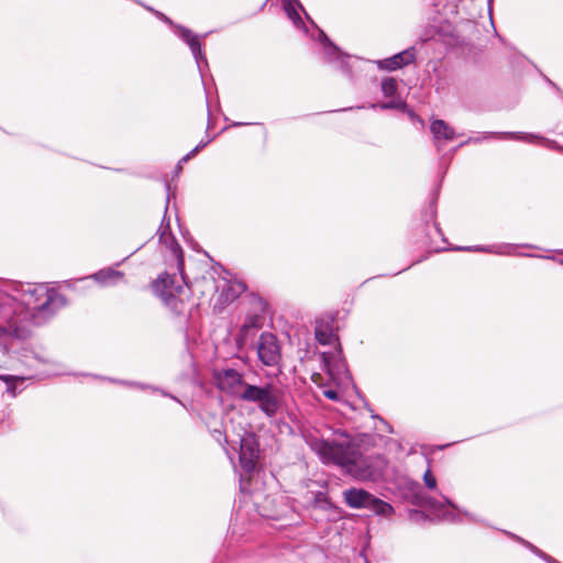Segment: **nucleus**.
Masks as SVG:
<instances>
[{"label":"nucleus","mask_w":563,"mask_h":563,"mask_svg":"<svg viewBox=\"0 0 563 563\" xmlns=\"http://www.w3.org/2000/svg\"><path fill=\"white\" fill-rule=\"evenodd\" d=\"M165 188L167 190L166 206H165V213H166L167 209H168L169 198H170L169 183H167V181L165 183ZM156 234L158 235L159 243L164 244L175 256V258L177 261V269L180 271V273H181L180 279L184 284H187L184 272H183V265H184L183 250H181L179 243L177 242V240L175 239V236L173 235V233L170 232L169 220L168 219L166 220V214L164 216L163 221H162Z\"/></svg>","instance_id":"obj_8"},{"label":"nucleus","mask_w":563,"mask_h":563,"mask_svg":"<svg viewBox=\"0 0 563 563\" xmlns=\"http://www.w3.org/2000/svg\"><path fill=\"white\" fill-rule=\"evenodd\" d=\"M213 139H214V136H211V137L208 136L207 140L200 141L199 144L195 148L191 150V154H197L200 150L206 147Z\"/></svg>","instance_id":"obj_36"},{"label":"nucleus","mask_w":563,"mask_h":563,"mask_svg":"<svg viewBox=\"0 0 563 563\" xmlns=\"http://www.w3.org/2000/svg\"><path fill=\"white\" fill-rule=\"evenodd\" d=\"M507 536H509L510 538H512L514 540L520 542L522 545H525L527 549H529L532 553H534L537 556H539L540 559H542L544 561V559L547 558V553L543 552L542 550H540L539 548H537L536 545H533L532 543H530L529 541L520 538L519 536H516L514 533H510V532H505Z\"/></svg>","instance_id":"obj_26"},{"label":"nucleus","mask_w":563,"mask_h":563,"mask_svg":"<svg viewBox=\"0 0 563 563\" xmlns=\"http://www.w3.org/2000/svg\"><path fill=\"white\" fill-rule=\"evenodd\" d=\"M507 536H509L510 538H512L514 540L520 542L522 545H525L527 549H529L532 553H534L537 556H539L540 559H542L544 561V559L547 558V553L543 552L542 550H540L539 548H537L536 545H533L532 543H530L529 541L520 538L519 536H516L514 533H510V532H505Z\"/></svg>","instance_id":"obj_28"},{"label":"nucleus","mask_w":563,"mask_h":563,"mask_svg":"<svg viewBox=\"0 0 563 563\" xmlns=\"http://www.w3.org/2000/svg\"><path fill=\"white\" fill-rule=\"evenodd\" d=\"M543 258L554 260L553 256H542Z\"/></svg>","instance_id":"obj_54"},{"label":"nucleus","mask_w":563,"mask_h":563,"mask_svg":"<svg viewBox=\"0 0 563 563\" xmlns=\"http://www.w3.org/2000/svg\"><path fill=\"white\" fill-rule=\"evenodd\" d=\"M240 399L257 404L258 408L268 417H273L279 409V400L272 385L256 386L246 384L240 395Z\"/></svg>","instance_id":"obj_5"},{"label":"nucleus","mask_w":563,"mask_h":563,"mask_svg":"<svg viewBox=\"0 0 563 563\" xmlns=\"http://www.w3.org/2000/svg\"><path fill=\"white\" fill-rule=\"evenodd\" d=\"M188 161H189V157L185 155L178 163L180 165V164L186 163Z\"/></svg>","instance_id":"obj_50"},{"label":"nucleus","mask_w":563,"mask_h":563,"mask_svg":"<svg viewBox=\"0 0 563 563\" xmlns=\"http://www.w3.org/2000/svg\"><path fill=\"white\" fill-rule=\"evenodd\" d=\"M311 449L320 456L323 463H332L357 481H371L380 476L387 465L382 455L364 456L358 446L345 432L335 433L332 441L311 440Z\"/></svg>","instance_id":"obj_1"},{"label":"nucleus","mask_w":563,"mask_h":563,"mask_svg":"<svg viewBox=\"0 0 563 563\" xmlns=\"http://www.w3.org/2000/svg\"><path fill=\"white\" fill-rule=\"evenodd\" d=\"M134 1L136 3H139V4H141L142 7H144L146 10L151 11L152 13H154L161 21H163L164 23L168 24L173 30H174V26L177 25L167 15H165L164 13L154 10L153 8H151L148 5H145V4H143L140 1H136V0H134Z\"/></svg>","instance_id":"obj_32"},{"label":"nucleus","mask_w":563,"mask_h":563,"mask_svg":"<svg viewBox=\"0 0 563 563\" xmlns=\"http://www.w3.org/2000/svg\"><path fill=\"white\" fill-rule=\"evenodd\" d=\"M0 379L5 384V391L11 397L14 398L23 390L22 385L26 380V377L2 374V375H0Z\"/></svg>","instance_id":"obj_22"},{"label":"nucleus","mask_w":563,"mask_h":563,"mask_svg":"<svg viewBox=\"0 0 563 563\" xmlns=\"http://www.w3.org/2000/svg\"><path fill=\"white\" fill-rule=\"evenodd\" d=\"M398 88L397 81L394 78H385L382 81V91L385 97H391L396 93Z\"/></svg>","instance_id":"obj_31"},{"label":"nucleus","mask_w":563,"mask_h":563,"mask_svg":"<svg viewBox=\"0 0 563 563\" xmlns=\"http://www.w3.org/2000/svg\"><path fill=\"white\" fill-rule=\"evenodd\" d=\"M136 388L143 389V390H146V389L158 390V387L146 385L143 383H137V382H136Z\"/></svg>","instance_id":"obj_41"},{"label":"nucleus","mask_w":563,"mask_h":563,"mask_svg":"<svg viewBox=\"0 0 563 563\" xmlns=\"http://www.w3.org/2000/svg\"><path fill=\"white\" fill-rule=\"evenodd\" d=\"M314 338L322 345H335L339 343L335 318L333 316L327 314L316 320Z\"/></svg>","instance_id":"obj_15"},{"label":"nucleus","mask_w":563,"mask_h":563,"mask_svg":"<svg viewBox=\"0 0 563 563\" xmlns=\"http://www.w3.org/2000/svg\"><path fill=\"white\" fill-rule=\"evenodd\" d=\"M515 137V139H518V140H526V137L523 136H519L517 135L516 133H509V132H504V133H497V132H485L482 134V136H478V137H470L467 139L465 142L461 143L459 147L465 145V144H468V143H478L483 140H488V139H493V137Z\"/></svg>","instance_id":"obj_24"},{"label":"nucleus","mask_w":563,"mask_h":563,"mask_svg":"<svg viewBox=\"0 0 563 563\" xmlns=\"http://www.w3.org/2000/svg\"><path fill=\"white\" fill-rule=\"evenodd\" d=\"M284 14L289 19V21L292 23V25L303 32L308 33V27L302 20L301 14L306 16L308 22L313 26L317 27L316 23L308 15V13L305 11L302 4L299 0H284Z\"/></svg>","instance_id":"obj_16"},{"label":"nucleus","mask_w":563,"mask_h":563,"mask_svg":"<svg viewBox=\"0 0 563 563\" xmlns=\"http://www.w3.org/2000/svg\"><path fill=\"white\" fill-rule=\"evenodd\" d=\"M247 123H243V122H233L232 123V126H242V125H246Z\"/></svg>","instance_id":"obj_48"},{"label":"nucleus","mask_w":563,"mask_h":563,"mask_svg":"<svg viewBox=\"0 0 563 563\" xmlns=\"http://www.w3.org/2000/svg\"><path fill=\"white\" fill-rule=\"evenodd\" d=\"M173 31L176 36L189 46L198 70L200 75L203 76V69L205 67H208V60L201 47V36L195 34L190 29L180 24L175 25Z\"/></svg>","instance_id":"obj_11"},{"label":"nucleus","mask_w":563,"mask_h":563,"mask_svg":"<svg viewBox=\"0 0 563 563\" xmlns=\"http://www.w3.org/2000/svg\"><path fill=\"white\" fill-rule=\"evenodd\" d=\"M559 263H560V264H563V260H560V261H559Z\"/></svg>","instance_id":"obj_57"},{"label":"nucleus","mask_w":563,"mask_h":563,"mask_svg":"<svg viewBox=\"0 0 563 563\" xmlns=\"http://www.w3.org/2000/svg\"><path fill=\"white\" fill-rule=\"evenodd\" d=\"M109 380L112 382V383L120 384L122 386H126V387H131V388H136V382H133V380L112 379V378H109Z\"/></svg>","instance_id":"obj_39"},{"label":"nucleus","mask_w":563,"mask_h":563,"mask_svg":"<svg viewBox=\"0 0 563 563\" xmlns=\"http://www.w3.org/2000/svg\"><path fill=\"white\" fill-rule=\"evenodd\" d=\"M258 456L260 450L255 438L250 434L241 438L239 450V464L241 468L240 488L242 492H247L244 483L246 479H250L252 473L255 471Z\"/></svg>","instance_id":"obj_6"},{"label":"nucleus","mask_w":563,"mask_h":563,"mask_svg":"<svg viewBox=\"0 0 563 563\" xmlns=\"http://www.w3.org/2000/svg\"><path fill=\"white\" fill-rule=\"evenodd\" d=\"M435 230L438 231V233H439L440 235H442L441 229L439 228V225H438L437 223H435Z\"/></svg>","instance_id":"obj_52"},{"label":"nucleus","mask_w":563,"mask_h":563,"mask_svg":"<svg viewBox=\"0 0 563 563\" xmlns=\"http://www.w3.org/2000/svg\"><path fill=\"white\" fill-rule=\"evenodd\" d=\"M462 514H463L465 517H467L470 520H472V521H477V519H476L473 515L468 514L467 511H463Z\"/></svg>","instance_id":"obj_45"},{"label":"nucleus","mask_w":563,"mask_h":563,"mask_svg":"<svg viewBox=\"0 0 563 563\" xmlns=\"http://www.w3.org/2000/svg\"><path fill=\"white\" fill-rule=\"evenodd\" d=\"M322 366L332 379L341 378L347 375L346 362L343 357L340 343L334 345V350L320 353Z\"/></svg>","instance_id":"obj_12"},{"label":"nucleus","mask_w":563,"mask_h":563,"mask_svg":"<svg viewBox=\"0 0 563 563\" xmlns=\"http://www.w3.org/2000/svg\"><path fill=\"white\" fill-rule=\"evenodd\" d=\"M512 249V245H498V246H456L453 250L455 251H468V252H487V253H496V254H509V250Z\"/></svg>","instance_id":"obj_23"},{"label":"nucleus","mask_w":563,"mask_h":563,"mask_svg":"<svg viewBox=\"0 0 563 563\" xmlns=\"http://www.w3.org/2000/svg\"><path fill=\"white\" fill-rule=\"evenodd\" d=\"M507 536H509L510 538H512L514 540L520 542L522 545H525L527 549H529L532 553H534L537 556H539L540 559H542L544 561V559L547 558V553L543 552L542 550H540L539 548H537L536 545H533L532 543H530L529 541L520 538L519 536H516L514 533H510V532H505Z\"/></svg>","instance_id":"obj_27"},{"label":"nucleus","mask_w":563,"mask_h":563,"mask_svg":"<svg viewBox=\"0 0 563 563\" xmlns=\"http://www.w3.org/2000/svg\"><path fill=\"white\" fill-rule=\"evenodd\" d=\"M31 336V330L26 324L20 323L16 319L8 320L7 327L0 325V345L7 347L13 340H26Z\"/></svg>","instance_id":"obj_17"},{"label":"nucleus","mask_w":563,"mask_h":563,"mask_svg":"<svg viewBox=\"0 0 563 563\" xmlns=\"http://www.w3.org/2000/svg\"><path fill=\"white\" fill-rule=\"evenodd\" d=\"M157 391H158V393H161V395H162V396H164V397H168V398H170V399H173V400H175V401L179 402L180 405H183V402H181V401H180L176 396H174V395L169 394L168 391H165V390L159 389V388H158V390H157Z\"/></svg>","instance_id":"obj_40"},{"label":"nucleus","mask_w":563,"mask_h":563,"mask_svg":"<svg viewBox=\"0 0 563 563\" xmlns=\"http://www.w3.org/2000/svg\"><path fill=\"white\" fill-rule=\"evenodd\" d=\"M287 334V338L289 340V343L290 344H295V341H294V335L291 333H286Z\"/></svg>","instance_id":"obj_47"},{"label":"nucleus","mask_w":563,"mask_h":563,"mask_svg":"<svg viewBox=\"0 0 563 563\" xmlns=\"http://www.w3.org/2000/svg\"><path fill=\"white\" fill-rule=\"evenodd\" d=\"M263 517L267 518V519H272V520H278L279 519V512L278 511H275L273 514H266V512H262L261 514Z\"/></svg>","instance_id":"obj_42"},{"label":"nucleus","mask_w":563,"mask_h":563,"mask_svg":"<svg viewBox=\"0 0 563 563\" xmlns=\"http://www.w3.org/2000/svg\"><path fill=\"white\" fill-rule=\"evenodd\" d=\"M257 354L264 365L277 366L278 371H280L282 350L276 335L263 332L260 336Z\"/></svg>","instance_id":"obj_9"},{"label":"nucleus","mask_w":563,"mask_h":563,"mask_svg":"<svg viewBox=\"0 0 563 563\" xmlns=\"http://www.w3.org/2000/svg\"><path fill=\"white\" fill-rule=\"evenodd\" d=\"M423 482H424L426 487H428L429 489H434L437 487V479L430 468H428L424 472Z\"/></svg>","instance_id":"obj_34"},{"label":"nucleus","mask_w":563,"mask_h":563,"mask_svg":"<svg viewBox=\"0 0 563 563\" xmlns=\"http://www.w3.org/2000/svg\"><path fill=\"white\" fill-rule=\"evenodd\" d=\"M207 104V112H208V124H207V131H209L211 128H212V122H211V112H210V107H209V102L207 101L206 102Z\"/></svg>","instance_id":"obj_43"},{"label":"nucleus","mask_w":563,"mask_h":563,"mask_svg":"<svg viewBox=\"0 0 563 563\" xmlns=\"http://www.w3.org/2000/svg\"><path fill=\"white\" fill-rule=\"evenodd\" d=\"M195 155H196V154H191V151H190L188 154H186V156H188V157H189V159H190V158H192Z\"/></svg>","instance_id":"obj_53"},{"label":"nucleus","mask_w":563,"mask_h":563,"mask_svg":"<svg viewBox=\"0 0 563 563\" xmlns=\"http://www.w3.org/2000/svg\"><path fill=\"white\" fill-rule=\"evenodd\" d=\"M416 59V51L413 47H410L408 49H405L400 53L395 54L391 57L377 60L376 64L379 69L394 71L397 70L404 66H407L411 63H413Z\"/></svg>","instance_id":"obj_18"},{"label":"nucleus","mask_w":563,"mask_h":563,"mask_svg":"<svg viewBox=\"0 0 563 563\" xmlns=\"http://www.w3.org/2000/svg\"><path fill=\"white\" fill-rule=\"evenodd\" d=\"M188 161H189V157L185 155L178 163L180 165V164L186 163Z\"/></svg>","instance_id":"obj_49"},{"label":"nucleus","mask_w":563,"mask_h":563,"mask_svg":"<svg viewBox=\"0 0 563 563\" xmlns=\"http://www.w3.org/2000/svg\"><path fill=\"white\" fill-rule=\"evenodd\" d=\"M311 378H312V380H313L316 384H320V380H321V378H322V377H321V375H320V374L314 373V374H312Z\"/></svg>","instance_id":"obj_44"},{"label":"nucleus","mask_w":563,"mask_h":563,"mask_svg":"<svg viewBox=\"0 0 563 563\" xmlns=\"http://www.w3.org/2000/svg\"><path fill=\"white\" fill-rule=\"evenodd\" d=\"M152 288L154 294L163 301L164 306L174 314L179 316L184 313L186 308V302L183 297L185 295V288L179 284L175 274H161L158 278L153 282Z\"/></svg>","instance_id":"obj_3"},{"label":"nucleus","mask_w":563,"mask_h":563,"mask_svg":"<svg viewBox=\"0 0 563 563\" xmlns=\"http://www.w3.org/2000/svg\"><path fill=\"white\" fill-rule=\"evenodd\" d=\"M214 377L220 390L240 398L246 383L243 382L242 375L236 369L227 368L219 371Z\"/></svg>","instance_id":"obj_14"},{"label":"nucleus","mask_w":563,"mask_h":563,"mask_svg":"<svg viewBox=\"0 0 563 563\" xmlns=\"http://www.w3.org/2000/svg\"><path fill=\"white\" fill-rule=\"evenodd\" d=\"M406 106L405 102H400V101H396V100H390L388 102H384V103H380V104H371V108L375 109V108H380V109H401Z\"/></svg>","instance_id":"obj_33"},{"label":"nucleus","mask_w":563,"mask_h":563,"mask_svg":"<svg viewBox=\"0 0 563 563\" xmlns=\"http://www.w3.org/2000/svg\"><path fill=\"white\" fill-rule=\"evenodd\" d=\"M25 357V361L24 363L30 366V367H33L32 364L29 363V358H33L35 361H37L38 363H43V364H48L49 361L48 360H45L43 357H40L37 354H35L34 352H30L29 354H24L23 355Z\"/></svg>","instance_id":"obj_35"},{"label":"nucleus","mask_w":563,"mask_h":563,"mask_svg":"<svg viewBox=\"0 0 563 563\" xmlns=\"http://www.w3.org/2000/svg\"><path fill=\"white\" fill-rule=\"evenodd\" d=\"M173 31L176 36L189 46L198 70L200 75L203 76V69L205 67H208V60L201 47V36L195 34L190 29L180 24L175 25Z\"/></svg>","instance_id":"obj_10"},{"label":"nucleus","mask_w":563,"mask_h":563,"mask_svg":"<svg viewBox=\"0 0 563 563\" xmlns=\"http://www.w3.org/2000/svg\"><path fill=\"white\" fill-rule=\"evenodd\" d=\"M123 276L124 274L122 272L108 267L96 272L91 275V278L98 284L107 286L117 284Z\"/></svg>","instance_id":"obj_21"},{"label":"nucleus","mask_w":563,"mask_h":563,"mask_svg":"<svg viewBox=\"0 0 563 563\" xmlns=\"http://www.w3.org/2000/svg\"><path fill=\"white\" fill-rule=\"evenodd\" d=\"M252 311L246 314L244 323L241 325L236 342L240 345L246 344L247 340L254 335L255 331L263 327L264 311L266 305L264 300L255 295L250 297Z\"/></svg>","instance_id":"obj_7"},{"label":"nucleus","mask_w":563,"mask_h":563,"mask_svg":"<svg viewBox=\"0 0 563 563\" xmlns=\"http://www.w3.org/2000/svg\"><path fill=\"white\" fill-rule=\"evenodd\" d=\"M507 536H509L510 538H512L514 540L520 542L522 545H525L527 549H529L532 553H534L537 556H539L540 559H542L544 561V559L547 558V553L543 552L542 550H540L539 548H537L536 545H533L532 543H530L529 541L520 538L519 536H516L514 533H510V532H505Z\"/></svg>","instance_id":"obj_30"},{"label":"nucleus","mask_w":563,"mask_h":563,"mask_svg":"<svg viewBox=\"0 0 563 563\" xmlns=\"http://www.w3.org/2000/svg\"><path fill=\"white\" fill-rule=\"evenodd\" d=\"M322 394L324 397H327L330 400H339L340 399L339 393L334 389H324L322 391Z\"/></svg>","instance_id":"obj_38"},{"label":"nucleus","mask_w":563,"mask_h":563,"mask_svg":"<svg viewBox=\"0 0 563 563\" xmlns=\"http://www.w3.org/2000/svg\"><path fill=\"white\" fill-rule=\"evenodd\" d=\"M507 536H509L510 538H512L514 540L520 542L522 545H525L527 549H529L532 553H534L537 556H539L540 559H542L544 561V559L547 558V553L543 552L542 550H540L539 548H537L536 545H533L532 543H530L529 541L520 538L519 536H516L514 533H510V532H505Z\"/></svg>","instance_id":"obj_29"},{"label":"nucleus","mask_w":563,"mask_h":563,"mask_svg":"<svg viewBox=\"0 0 563 563\" xmlns=\"http://www.w3.org/2000/svg\"><path fill=\"white\" fill-rule=\"evenodd\" d=\"M300 333H302L303 335H307V334H308V330H307L306 328H302V329L300 330Z\"/></svg>","instance_id":"obj_51"},{"label":"nucleus","mask_w":563,"mask_h":563,"mask_svg":"<svg viewBox=\"0 0 563 563\" xmlns=\"http://www.w3.org/2000/svg\"><path fill=\"white\" fill-rule=\"evenodd\" d=\"M213 139H214V136H211V137L208 136L207 140L200 141L199 144L195 148L191 150V154H197L200 150L206 147Z\"/></svg>","instance_id":"obj_37"},{"label":"nucleus","mask_w":563,"mask_h":563,"mask_svg":"<svg viewBox=\"0 0 563 563\" xmlns=\"http://www.w3.org/2000/svg\"><path fill=\"white\" fill-rule=\"evenodd\" d=\"M12 298L25 307L26 313L34 325L49 321L67 305L66 297L45 284H18Z\"/></svg>","instance_id":"obj_2"},{"label":"nucleus","mask_w":563,"mask_h":563,"mask_svg":"<svg viewBox=\"0 0 563 563\" xmlns=\"http://www.w3.org/2000/svg\"><path fill=\"white\" fill-rule=\"evenodd\" d=\"M319 31V40L323 44L324 59L329 64H333L338 69L342 70L345 75L351 76V67L349 60L350 55L343 54L338 46H335L322 30Z\"/></svg>","instance_id":"obj_13"},{"label":"nucleus","mask_w":563,"mask_h":563,"mask_svg":"<svg viewBox=\"0 0 563 563\" xmlns=\"http://www.w3.org/2000/svg\"><path fill=\"white\" fill-rule=\"evenodd\" d=\"M412 515L419 516V515H420V512H419V511H417V510H415V511L412 512Z\"/></svg>","instance_id":"obj_55"},{"label":"nucleus","mask_w":563,"mask_h":563,"mask_svg":"<svg viewBox=\"0 0 563 563\" xmlns=\"http://www.w3.org/2000/svg\"><path fill=\"white\" fill-rule=\"evenodd\" d=\"M236 287H238V292H242V291H244V290H245V286H244V284H242V283H239V284L236 285Z\"/></svg>","instance_id":"obj_46"},{"label":"nucleus","mask_w":563,"mask_h":563,"mask_svg":"<svg viewBox=\"0 0 563 563\" xmlns=\"http://www.w3.org/2000/svg\"><path fill=\"white\" fill-rule=\"evenodd\" d=\"M345 504L352 509H367L377 516L390 517L394 508L387 501L375 497L362 488H349L343 492Z\"/></svg>","instance_id":"obj_4"},{"label":"nucleus","mask_w":563,"mask_h":563,"mask_svg":"<svg viewBox=\"0 0 563 563\" xmlns=\"http://www.w3.org/2000/svg\"><path fill=\"white\" fill-rule=\"evenodd\" d=\"M430 131L433 135L434 145L438 152L442 150V140L452 141L456 136L454 129L441 119H434L431 122Z\"/></svg>","instance_id":"obj_19"},{"label":"nucleus","mask_w":563,"mask_h":563,"mask_svg":"<svg viewBox=\"0 0 563 563\" xmlns=\"http://www.w3.org/2000/svg\"><path fill=\"white\" fill-rule=\"evenodd\" d=\"M426 505L433 509L434 511H438L441 517L444 520L449 521H457L459 517L455 514V510L457 509L456 505L453 504L449 498L442 497V500H437L434 498H428L426 500Z\"/></svg>","instance_id":"obj_20"},{"label":"nucleus","mask_w":563,"mask_h":563,"mask_svg":"<svg viewBox=\"0 0 563 563\" xmlns=\"http://www.w3.org/2000/svg\"><path fill=\"white\" fill-rule=\"evenodd\" d=\"M177 169H181V164L179 165V163L177 164Z\"/></svg>","instance_id":"obj_56"},{"label":"nucleus","mask_w":563,"mask_h":563,"mask_svg":"<svg viewBox=\"0 0 563 563\" xmlns=\"http://www.w3.org/2000/svg\"><path fill=\"white\" fill-rule=\"evenodd\" d=\"M507 536H509L510 538H512L514 540L520 542L522 545H525L527 549H529L532 553H534L537 556H539L540 559H542L544 561V559L547 558V553L543 552L542 550H540L539 548H537L536 545H533L532 543H530L529 541L520 538L519 536H516L514 533H510V532H505Z\"/></svg>","instance_id":"obj_25"}]
</instances>
